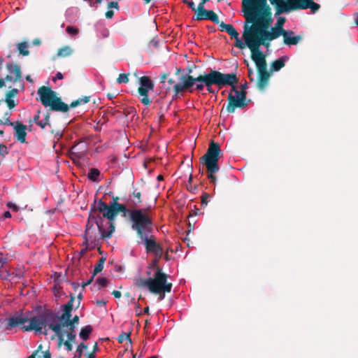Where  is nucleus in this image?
Masks as SVG:
<instances>
[{"label": "nucleus", "mask_w": 358, "mask_h": 358, "mask_svg": "<svg viewBox=\"0 0 358 358\" xmlns=\"http://www.w3.org/2000/svg\"><path fill=\"white\" fill-rule=\"evenodd\" d=\"M71 311L70 301L64 306L61 316L30 311L17 312L4 321V326L8 331L17 327L25 331H34L45 334L52 331L58 338V345H63L67 351H71L76 337L75 327L79 320L76 315L71 320Z\"/></svg>", "instance_id": "obj_1"}, {"label": "nucleus", "mask_w": 358, "mask_h": 358, "mask_svg": "<svg viewBox=\"0 0 358 358\" xmlns=\"http://www.w3.org/2000/svg\"><path fill=\"white\" fill-rule=\"evenodd\" d=\"M243 11L248 23H252L248 29L263 37L264 40L271 41L282 35L283 25L286 21L284 17H277L274 27L272 13L267 5L266 0H243Z\"/></svg>", "instance_id": "obj_2"}, {"label": "nucleus", "mask_w": 358, "mask_h": 358, "mask_svg": "<svg viewBox=\"0 0 358 358\" xmlns=\"http://www.w3.org/2000/svg\"><path fill=\"white\" fill-rule=\"evenodd\" d=\"M115 231V227L110 222H106L99 214L95 212L89 215L84 235L83 244L85 248H93L96 245V241L99 238H110Z\"/></svg>", "instance_id": "obj_3"}, {"label": "nucleus", "mask_w": 358, "mask_h": 358, "mask_svg": "<svg viewBox=\"0 0 358 358\" xmlns=\"http://www.w3.org/2000/svg\"><path fill=\"white\" fill-rule=\"evenodd\" d=\"M167 275L162 272V269H157L148 279L138 278L135 281V285L140 288H147L153 294H159V299H164V293L170 292L172 284L167 281Z\"/></svg>", "instance_id": "obj_4"}, {"label": "nucleus", "mask_w": 358, "mask_h": 358, "mask_svg": "<svg viewBox=\"0 0 358 358\" xmlns=\"http://www.w3.org/2000/svg\"><path fill=\"white\" fill-rule=\"evenodd\" d=\"M243 37L246 42L247 47L251 51L252 59L255 63L257 69L264 71L266 69V62L265 55L259 50V47L267 40H264L263 37L248 29L247 24L245 25Z\"/></svg>", "instance_id": "obj_5"}, {"label": "nucleus", "mask_w": 358, "mask_h": 358, "mask_svg": "<svg viewBox=\"0 0 358 358\" xmlns=\"http://www.w3.org/2000/svg\"><path fill=\"white\" fill-rule=\"evenodd\" d=\"M151 206L146 208L127 210L131 221V228L139 237L151 232L152 222L150 215Z\"/></svg>", "instance_id": "obj_6"}, {"label": "nucleus", "mask_w": 358, "mask_h": 358, "mask_svg": "<svg viewBox=\"0 0 358 358\" xmlns=\"http://www.w3.org/2000/svg\"><path fill=\"white\" fill-rule=\"evenodd\" d=\"M272 4L277 6L275 16L297 9L310 8L312 13H315L320 5L313 2V0H270Z\"/></svg>", "instance_id": "obj_7"}, {"label": "nucleus", "mask_w": 358, "mask_h": 358, "mask_svg": "<svg viewBox=\"0 0 358 358\" xmlns=\"http://www.w3.org/2000/svg\"><path fill=\"white\" fill-rule=\"evenodd\" d=\"M205 86L209 93H214L212 88L213 85L222 88L224 85H233L237 83L234 74L222 73L217 71H211L208 73V77L204 80Z\"/></svg>", "instance_id": "obj_8"}, {"label": "nucleus", "mask_w": 358, "mask_h": 358, "mask_svg": "<svg viewBox=\"0 0 358 358\" xmlns=\"http://www.w3.org/2000/svg\"><path fill=\"white\" fill-rule=\"evenodd\" d=\"M41 103L45 106H49L52 110L56 111L66 112L69 106L63 103L61 99L56 96V93L46 87H41L38 91Z\"/></svg>", "instance_id": "obj_9"}, {"label": "nucleus", "mask_w": 358, "mask_h": 358, "mask_svg": "<svg viewBox=\"0 0 358 358\" xmlns=\"http://www.w3.org/2000/svg\"><path fill=\"white\" fill-rule=\"evenodd\" d=\"M97 210L102 214L106 222H110L113 226H114L113 220L119 212H122L124 214L127 213L126 207L123 204L117 202L108 206L104 202L99 201Z\"/></svg>", "instance_id": "obj_10"}, {"label": "nucleus", "mask_w": 358, "mask_h": 358, "mask_svg": "<svg viewBox=\"0 0 358 358\" xmlns=\"http://www.w3.org/2000/svg\"><path fill=\"white\" fill-rule=\"evenodd\" d=\"M220 149L216 143H211L210 147L202 157L208 172L216 173L219 171L218 159Z\"/></svg>", "instance_id": "obj_11"}, {"label": "nucleus", "mask_w": 358, "mask_h": 358, "mask_svg": "<svg viewBox=\"0 0 358 358\" xmlns=\"http://www.w3.org/2000/svg\"><path fill=\"white\" fill-rule=\"evenodd\" d=\"M139 87L138 90L139 98L144 105H150L151 101L148 97V93L153 90L154 83L148 76H142L138 80Z\"/></svg>", "instance_id": "obj_12"}, {"label": "nucleus", "mask_w": 358, "mask_h": 358, "mask_svg": "<svg viewBox=\"0 0 358 358\" xmlns=\"http://www.w3.org/2000/svg\"><path fill=\"white\" fill-rule=\"evenodd\" d=\"M139 238H141V242L144 244L148 253L152 252L155 257L158 258L162 257L163 249L160 245L156 242L154 236L151 234V232Z\"/></svg>", "instance_id": "obj_13"}, {"label": "nucleus", "mask_w": 358, "mask_h": 358, "mask_svg": "<svg viewBox=\"0 0 358 358\" xmlns=\"http://www.w3.org/2000/svg\"><path fill=\"white\" fill-rule=\"evenodd\" d=\"M194 78L188 74L182 76L180 78V81L177 83L173 87V90L175 92V94L173 96L178 98L179 94L180 93H183L185 92H192L194 91Z\"/></svg>", "instance_id": "obj_14"}, {"label": "nucleus", "mask_w": 358, "mask_h": 358, "mask_svg": "<svg viewBox=\"0 0 358 358\" xmlns=\"http://www.w3.org/2000/svg\"><path fill=\"white\" fill-rule=\"evenodd\" d=\"M245 95L233 87L232 91L229 94V103L227 106V110L229 113H233L236 107L244 106Z\"/></svg>", "instance_id": "obj_15"}, {"label": "nucleus", "mask_w": 358, "mask_h": 358, "mask_svg": "<svg viewBox=\"0 0 358 358\" xmlns=\"http://www.w3.org/2000/svg\"><path fill=\"white\" fill-rule=\"evenodd\" d=\"M10 73V76H7L5 78L0 79V88L6 87L12 90L13 85L20 78V70L17 66H15Z\"/></svg>", "instance_id": "obj_16"}, {"label": "nucleus", "mask_w": 358, "mask_h": 358, "mask_svg": "<svg viewBox=\"0 0 358 358\" xmlns=\"http://www.w3.org/2000/svg\"><path fill=\"white\" fill-rule=\"evenodd\" d=\"M9 124L13 126L15 130V138L20 143L26 142L27 127L20 122H10Z\"/></svg>", "instance_id": "obj_17"}, {"label": "nucleus", "mask_w": 358, "mask_h": 358, "mask_svg": "<svg viewBox=\"0 0 358 358\" xmlns=\"http://www.w3.org/2000/svg\"><path fill=\"white\" fill-rule=\"evenodd\" d=\"M196 20H210L213 22H217V15L212 10H204L203 7H200V4L198 5L197 10L196 11Z\"/></svg>", "instance_id": "obj_18"}, {"label": "nucleus", "mask_w": 358, "mask_h": 358, "mask_svg": "<svg viewBox=\"0 0 358 358\" xmlns=\"http://www.w3.org/2000/svg\"><path fill=\"white\" fill-rule=\"evenodd\" d=\"M284 43L288 45H296L301 40L300 36H295L294 31L291 30L282 32Z\"/></svg>", "instance_id": "obj_19"}, {"label": "nucleus", "mask_w": 358, "mask_h": 358, "mask_svg": "<svg viewBox=\"0 0 358 358\" xmlns=\"http://www.w3.org/2000/svg\"><path fill=\"white\" fill-rule=\"evenodd\" d=\"M17 93L18 90L16 88H13L6 93V102L7 103L8 107L10 109L13 108L16 105L15 98L17 96Z\"/></svg>", "instance_id": "obj_20"}, {"label": "nucleus", "mask_w": 358, "mask_h": 358, "mask_svg": "<svg viewBox=\"0 0 358 358\" xmlns=\"http://www.w3.org/2000/svg\"><path fill=\"white\" fill-rule=\"evenodd\" d=\"M289 57L287 56H282L275 61H274L271 64V70L274 71H279L281 68H282L285 62L288 61Z\"/></svg>", "instance_id": "obj_21"}, {"label": "nucleus", "mask_w": 358, "mask_h": 358, "mask_svg": "<svg viewBox=\"0 0 358 358\" xmlns=\"http://www.w3.org/2000/svg\"><path fill=\"white\" fill-rule=\"evenodd\" d=\"M41 348V346L29 356L28 358H51V355L49 351H43Z\"/></svg>", "instance_id": "obj_22"}, {"label": "nucleus", "mask_w": 358, "mask_h": 358, "mask_svg": "<svg viewBox=\"0 0 358 358\" xmlns=\"http://www.w3.org/2000/svg\"><path fill=\"white\" fill-rule=\"evenodd\" d=\"M159 259L160 258L155 257V258L153 260H152L151 262L149 264V265L147 267L148 275H152V272H153L154 273L155 271H157V269H161L158 266V262Z\"/></svg>", "instance_id": "obj_23"}, {"label": "nucleus", "mask_w": 358, "mask_h": 358, "mask_svg": "<svg viewBox=\"0 0 358 358\" xmlns=\"http://www.w3.org/2000/svg\"><path fill=\"white\" fill-rule=\"evenodd\" d=\"M208 77V73L204 76H199L197 78H194V85L195 88L201 91L205 86V81L204 80L206 79Z\"/></svg>", "instance_id": "obj_24"}, {"label": "nucleus", "mask_w": 358, "mask_h": 358, "mask_svg": "<svg viewBox=\"0 0 358 358\" xmlns=\"http://www.w3.org/2000/svg\"><path fill=\"white\" fill-rule=\"evenodd\" d=\"M221 27L224 29L232 38L237 37L238 33L236 29L230 24H222Z\"/></svg>", "instance_id": "obj_25"}, {"label": "nucleus", "mask_w": 358, "mask_h": 358, "mask_svg": "<svg viewBox=\"0 0 358 358\" xmlns=\"http://www.w3.org/2000/svg\"><path fill=\"white\" fill-rule=\"evenodd\" d=\"M258 71L260 76V82L259 83V86L260 88H264L267 80L268 79L269 74L268 73L266 69H265L264 71L258 70Z\"/></svg>", "instance_id": "obj_26"}, {"label": "nucleus", "mask_w": 358, "mask_h": 358, "mask_svg": "<svg viewBox=\"0 0 358 358\" xmlns=\"http://www.w3.org/2000/svg\"><path fill=\"white\" fill-rule=\"evenodd\" d=\"M73 53V50L70 46H64L58 50L57 55L59 57H68Z\"/></svg>", "instance_id": "obj_27"}, {"label": "nucleus", "mask_w": 358, "mask_h": 358, "mask_svg": "<svg viewBox=\"0 0 358 358\" xmlns=\"http://www.w3.org/2000/svg\"><path fill=\"white\" fill-rule=\"evenodd\" d=\"M92 331L90 326H86L83 328L80 332V337L83 340H87Z\"/></svg>", "instance_id": "obj_28"}, {"label": "nucleus", "mask_w": 358, "mask_h": 358, "mask_svg": "<svg viewBox=\"0 0 358 358\" xmlns=\"http://www.w3.org/2000/svg\"><path fill=\"white\" fill-rule=\"evenodd\" d=\"M17 50L24 56H27L29 53V52L28 50V45L25 42L18 43L17 44Z\"/></svg>", "instance_id": "obj_29"}, {"label": "nucleus", "mask_w": 358, "mask_h": 358, "mask_svg": "<svg viewBox=\"0 0 358 358\" xmlns=\"http://www.w3.org/2000/svg\"><path fill=\"white\" fill-rule=\"evenodd\" d=\"M38 115L34 117V120L36 123L42 129H44L48 124L49 121V117L46 116L44 119L38 120Z\"/></svg>", "instance_id": "obj_30"}, {"label": "nucleus", "mask_w": 358, "mask_h": 358, "mask_svg": "<svg viewBox=\"0 0 358 358\" xmlns=\"http://www.w3.org/2000/svg\"><path fill=\"white\" fill-rule=\"evenodd\" d=\"M105 261H106V259L103 257H101L99 259V262L94 267V274H96L102 271Z\"/></svg>", "instance_id": "obj_31"}, {"label": "nucleus", "mask_w": 358, "mask_h": 358, "mask_svg": "<svg viewBox=\"0 0 358 358\" xmlns=\"http://www.w3.org/2000/svg\"><path fill=\"white\" fill-rule=\"evenodd\" d=\"M90 96H84L83 98H80L78 100H76V101L72 102L71 104V106L75 107L80 104H85L90 101Z\"/></svg>", "instance_id": "obj_32"}, {"label": "nucleus", "mask_w": 358, "mask_h": 358, "mask_svg": "<svg viewBox=\"0 0 358 358\" xmlns=\"http://www.w3.org/2000/svg\"><path fill=\"white\" fill-rule=\"evenodd\" d=\"M100 172L96 169H91L88 173V178L92 180H96L99 177Z\"/></svg>", "instance_id": "obj_33"}, {"label": "nucleus", "mask_w": 358, "mask_h": 358, "mask_svg": "<svg viewBox=\"0 0 358 358\" xmlns=\"http://www.w3.org/2000/svg\"><path fill=\"white\" fill-rule=\"evenodd\" d=\"M235 39V46L239 49H244L246 46V42H243L239 37V35L237 37L234 38Z\"/></svg>", "instance_id": "obj_34"}, {"label": "nucleus", "mask_w": 358, "mask_h": 358, "mask_svg": "<svg viewBox=\"0 0 358 358\" xmlns=\"http://www.w3.org/2000/svg\"><path fill=\"white\" fill-rule=\"evenodd\" d=\"M118 83H127L129 82L128 74L121 73L117 79Z\"/></svg>", "instance_id": "obj_35"}, {"label": "nucleus", "mask_w": 358, "mask_h": 358, "mask_svg": "<svg viewBox=\"0 0 358 358\" xmlns=\"http://www.w3.org/2000/svg\"><path fill=\"white\" fill-rule=\"evenodd\" d=\"M134 197L136 199L134 200V203L136 206H138L141 204V193L139 192H134L133 193Z\"/></svg>", "instance_id": "obj_36"}, {"label": "nucleus", "mask_w": 358, "mask_h": 358, "mask_svg": "<svg viewBox=\"0 0 358 358\" xmlns=\"http://www.w3.org/2000/svg\"><path fill=\"white\" fill-rule=\"evenodd\" d=\"M66 31L71 36H75L78 33V29L77 28L71 26L67 27Z\"/></svg>", "instance_id": "obj_37"}, {"label": "nucleus", "mask_w": 358, "mask_h": 358, "mask_svg": "<svg viewBox=\"0 0 358 358\" xmlns=\"http://www.w3.org/2000/svg\"><path fill=\"white\" fill-rule=\"evenodd\" d=\"M8 148L5 145H0V155H5L8 153Z\"/></svg>", "instance_id": "obj_38"}, {"label": "nucleus", "mask_w": 358, "mask_h": 358, "mask_svg": "<svg viewBox=\"0 0 358 358\" xmlns=\"http://www.w3.org/2000/svg\"><path fill=\"white\" fill-rule=\"evenodd\" d=\"M7 206L9 208L12 209L13 210H14V211H17L18 210L17 206L15 203H13L12 202H8L7 203Z\"/></svg>", "instance_id": "obj_39"}, {"label": "nucleus", "mask_w": 358, "mask_h": 358, "mask_svg": "<svg viewBox=\"0 0 358 358\" xmlns=\"http://www.w3.org/2000/svg\"><path fill=\"white\" fill-rule=\"evenodd\" d=\"M63 78V75L60 72H57L55 75V76L53 78V81H55L56 80H62Z\"/></svg>", "instance_id": "obj_40"}, {"label": "nucleus", "mask_w": 358, "mask_h": 358, "mask_svg": "<svg viewBox=\"0 0 358 358\" xmlns=\"http://www.w3.org/2000/svg\"><path fill=\"white\" fill-rule=\"evenodd\" d=\"M112 294L114 296L115 298L116 299H119L122 296V294L120 291H117V290H114L113 292H112Z\"/></svg>", "instance_id": "obj_41"}, {"label": "nucleus", "mask_w": 358, "mask_h": 358, "mask_svg": "<svg viewBox=\"0 0 358 358\" xmlns=\"http://www.w3.org/2000/svg\"><path fill=\"white\" fill-rule=\"evenodd\" d=\"M108 8H118L117 2H115V1L110 2L108 3Z\"/></svg>", "instance_id": "obj_42"}, {"label": "nucleus", "mask_w": 358, "mask_h": 358, "mask_svg": "<svg viewBox=\"0 0 358 358\" xmlns=\"http://www.w3.org/2000/svg\"><path fill=\"white\" fill-rule=\"evenodd\" d=\"M209 174H208V178L210 180V181L212 182H215V180H216V178L215 176L213 175L214 173H211V172H208Z\"/></svg>", "instance_id": "obj_43"}, {"label": "nucleus", "mask_w": 358, "mask_h": 358, "mask_svg": "<svg viewBox=\"0 0 358 358\" xmlns=\"http://www.w3.org/2000/svg\"><path fill=\"white\" fill-rule=\"evenodd\" d=\"M98 282L102 285V286H105L107 283V280L105 279V278H100V279H98Z\"/></svg>", "instance_id": "obj_44"}, {"label": "nucleus", "mask_w": 358, "mask_h": 358, "mask_svg": "<svg viewBox=\"0 0 358 358\" xmlns=\"http://www.w3.org/2000/svg\"><path fill=\"white\" fill-rule=\"evenodd\" d=\"M96 303L99 306H103L106 305V302L104 300H96Z\"/></svg>", "instance_id": "obj_45"}, {"label": "nucleus", "mask_w": 358, "mask_h": 358, "mask_svg": "<svg viewBox=\"0 0 358 358\" xmlns=\"http://www.w3.org/2000/svg\"><path fill=\"white\" fill-rule=\"evenodd\" d=\"M114 15V13L113 10H108L106 13V17L107 18H112L113 16Z\"/></svg>", "instance_id": "obj_46"}, {"label": "nucleus", "mask_w": 358, "mask_h": 358, "mask_svg": "<svg viewBox=\"0 0 358 358\" xmlns=\"http://www.w3.org/2000/svg\"><path fill=\"white\" fill-rule=\"evenodd\" d=\"M187 3L189 5V7H190L193 10H194L195 12L196 11V9H195L194 3V2H193V1H188Z\"/></svg>", "instance_id": "obj_47"}, {"label": "nucleus", "mask_w": 358, "mask_h": 358, "mask_svg": "<svg viewBox=\"0 0 358 358\" xmlns=\"http://www.w3.org/2000/svg\"><path fill=\"white\" fill-rule=\"evenodd\" d=\"M5 218H9L11 217V214L9 211H6L3 214Z\"/></svg>", "instance_id": "obj_48"}, {"label": "nucleus", "mask_w": 358, "mask_h": 358, "mask_svg": "<svg viewBox=\"0 0 358 358\" xmlns=\"http://www.w3.org/2000/svg\"><path fill=\"white\" fill-rule=\"evenodd\" d=\"M208 0H201V2L199 3L200 4V7H204V4L208 1Z\"/></svg>", "instance_id": "obj_49"}, {"label": "nucleus", "mask_w": 358, "mask_h": 358, "mask_svg": "<svg viewBox=\"0 0 358 358\" xmlns=\"http://www.w3.org/2000/svg\"><path fill=\"white\" fill-rule=\"evenodd\" d=\"M82 348H86V345L84 343H81L78 346V350H81Z\"/></svg>", "instance_id": "obj_50"}, {"label": "nucleus", "mask_w": 358, "mask_h": 358, "mask_svg": "<svg viewBox=\"0 0 358 358\" xmlns=\"http://www.w3.org/2000/svg\"><path fill=\"white\" fill-rule=\"evenodd\" d=\"M355 22L358 26V13L356 14V17L355 19Z\"/></svg>", "instance_id": "obj_51"}, {"label": "nucleus", "mask_w": 358, "mask_h": 358, "mask_svg": "<svg viewBox=\"0 0 358 358\" xmlns=\"http://www.w3.org/2000/svg\"><path fill=\"white\" fill-rule=\"evenodd\" d=\"M207 203H208V201L206 199V198L204 196H203V198H202V203L207 204Z\"/></svg>", "instance_id": "obj_52"}, {"label": "nucleus", "mask_w": 358, "mask_h": 358, "mask_svg": "<svg viewBox=\"0 0 358 358\" xmlns=\"http://www.w3.org/2000/svg\"><path fill=\"white\" fill-rule=\"evenodd\" d=\"M3 124V122L0 120V125ZM3 131L0 129V136H3Z\"/></svg>", "instance_id": "obj_53"}, {"label": "nucleus", "mask_w": 358, "mask_h": 358, "mask_svg": "<svg viewBox=\"0 0 358 358\" xmlns=\"http://www.w3.org/2000/svg\"><path fill=\"white\" fill-rule=\"evenodd\" d=\"M157 179L159 180H162V176L161 175H159L157 176Z\"/></svg>", "instance_id": "obj_54"}, {"label": "nucleus", "mask_w": 358, "mask_h": 358, "mask_svg": "<svg viewBox=\"0 0 358 358\" xmlns=\"http://www.w3.org/2000/svg\"><path fill=\"white\" fill-rule=\"evenodd\" d=\"M249 75L250 76L252 73V71L251 69L248 70Z\"/></svg>", "instance_id": "obj_55"}, {"label": "nucleus", "mask_w": 358, "mask_h": 358, "mask_svg": "<svg viewBox=\"0 0 358 358\" xmlns=\"http://www.w3.org/2000/svg\"><path fill=\"white\" fill-rule=\"evenodd\" d=\"M96 2H97V3H101V0H96Z\"/></svg>", "instance_id": "obj_56"}, {"label": "nucleus", "mask_w": 358, "mask_h": 358, "mask_svg": "<svg viewBox=\"0 0 358 358\" xmlns=\"http://www.w3.org/2000/svg\"><path fill=\"white\" fill-rule=\"evenodd\" d=\"M183 2H185V3H187V2H188V1H187V0H183Z\"/></svg>", "instance_id": "obj_57"}, {"label": "nucleus", "mask_w": 358, "mask_h": 358, "mask_svg": "<svg viewBox=\"0 0 358 358\" xmlns=\"http://www.w3.org/2000/svg\"><path fill=\"white\" fill-rule=\"evenodd\" d=\"M94 357L93 355H90V358H94Z\"/></svg>", "instance_id": "obj_58"}, {"label": "nucleus", "mask_w": 358, "mask_h": 358, "mask_svg": "<svg viewBox=\"0 0 358 358\" xmlns=\"http://www.w3.org/2000/svg\"><path fill=\"white\" fill-rule=\"evenodd\" d=\"M146 2H150L151 0H145Z\"/></svg>", "instance_id": "obj_59"}, {"label": "nucleus", "mask_w": 358, "mask_h": 358, "mask_svg": "<svg viewBox=\"0 0 358 358\" xmlns=\"http://www.w3.org/2000/svg\"><path fill=\"white\" fill-rule=\"evenodd\" d=\"M27 80L31 81V80H30V78L29 77L27 78Z\"/></svg>", "instance_id": "obj_60"}, {"label": "nucleus", "mask_w": 358, "mask_h": 358, "mask_svg": "<svg viewBox=\"0 0 358 358\" xmlns=\"http://www.w3.org/2000/svg\"><path fill=\"white\" fill-rule=\"evenodd\" d=\"M192 180V176L190 175V176H189V180Z\"/></svg>", "instance_id": "obj_61"}, {"label": "nucleus", "mask_w": 358, "mask_h": 358, "mask_svg": "<svg viewBox=\"0 0 358 358\" xmlns=\"http://www.w3.org/2000/svg\"><path fill=\"white\" fill-rule=\"evenodd\" d=\"M357 1H358V0H357Z\"/></svg>", "instance_id": "obj_62"}]
</instances>
